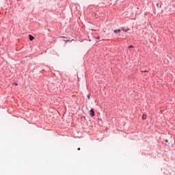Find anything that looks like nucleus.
I'll return each instance as SVG.
<instances>
[{
  "instance_id": "f257e3e1",
  "label": "nucleus",
  "mask_w": 175,
  "mask_h": 175,
  "mask_svg": "<svg viewBox=\"0 0 175 175\" xmlns=\"http://www.w3.org/2000/svg\"><path fill=\"white\" fill-rule=\"evenodd\" d=\"M90 116H92V117H94V116H95V112L94 111V109L90 110Z\"/></svg>"
},
{
  "instance_id": "f03ea898",
  "label": "nucleus",
  "mask_w": 175,
  "mask_h": 175,
  "mask_svg": "<svg viewBox=\"0 0 175 175\" xmlns=\"http://www.w3.org/2000/svg\"><path fill=\"white\" fill-rule=\"evenodd\" d=\"M114 33H120L121 32V29H116L113 31Z\"/></svg>"
},
{
  "instance_id": "7ed1b4c3",
  "label": "nucleus",
  "mask_w": 175,
  "mask_h": 175,
  "mask_svg": "<svg viewBox=\"0 0 175 175\" xmlns=\"http://www.w3.org/2000/svg\"><path fill=\"white\" fill-rule=\"evenodd\" d=\"M29 40L32 41V40H33L34 38H33V36L29 35Z\"/></svg>"
},
{
  "instance_id": "20e7f679",
  "label": "nucleus",
  "mask_w": 175,
  "mask_h": 175,
  "mask_svg": "<svg viewBox=\"0 0 175 175\" xmlns=\"http://www.w3.org/2000/svg\"><path fill=\"white\" fill-rule=\"evenodd\" d=\"M147 118V115H142V120H146Z\"/></svg>"
},
{
  "instance_id": "39448f33",
  "label": "nucleus",
  "mask_w": 175,
  "mask_h": 175,
  "mask_svg": "<svg viewBox=\"0 0 175 175\" xmlns=\"http://www.w3.org/2000/svg\"><path fill=\"white\" fill-rule=\"evenodd\" d=\"M122 30L124 31V32H128V31H129V29H124V28H122Z\"/></svg>"
},
{
  "instance_id": "423d86ee",
  "label": "nucleus",
  "mask_w": 175,
  "mask_h": 175,
  "mask_svg": "<svg viewBox=\"0 0 175 175\" xmlns=\"http://www.w3.org/2000/svg\"><path fill=\"white\" fill-rule=\"evenodd\" d=\"M129 49H133V46L130 45V46H129Z\"/></svg>"
},
{
  "instance_id": "0eeeda50",
  "label": "nucleus",
  "mask_w": 175,
  "mask_h": 175,
  "mask_svg": "<svg viewBox=\"0 0 175 175\" xmlns=\"http://www.w3.org/2000/svg\"><path fill=\"white\" fill-rule=\"evenodd\" d=\"M88 99H90V95H88Z\"/></svg>"
},
{
  "instance_id": "6e6552de",
  "label": "nucleus",
  "mask_w": 175,
  "mask_h": 175,
  "mask_svg": "<svg viewBox=\"0 0 175 175\" xmlns=\"http://www.w3.org/2000/svg\"><path fill=\"white\" fill-rule=\"evenodd\" d=\"M165 142H166V143H167L168 141H167V139H165Z\"/></svg>"
},
{
  "instance_id": "1a4fd4ad",
  "label": "nucleus",
  "mask_w": 175,
  "mask_h": 175,
  "mask_svg": "<svg viewBox=\"0 0 175 175\" xmlns=\"http://www.w3.org/2000/svg\"><path fill=\"white\" fill-rule=\"evenodd\" d=\"M78 150H80V148H79Z\"/></svg>"
},
{
  "instance_id": "9d476101",
  "label": "nucleus",
  "mask_w": 175,
  "mask_h": 175,
  "mask_svg": "<svg viewBox=\"0 0 175 175\" xmlns=\"http://www.w3.org/2000/svg\"><path fill=\"white\" fill-rule=\"evenodd\" d=\"M15 85H17V83H16Z\"/></svg>"
}]
</instances>
